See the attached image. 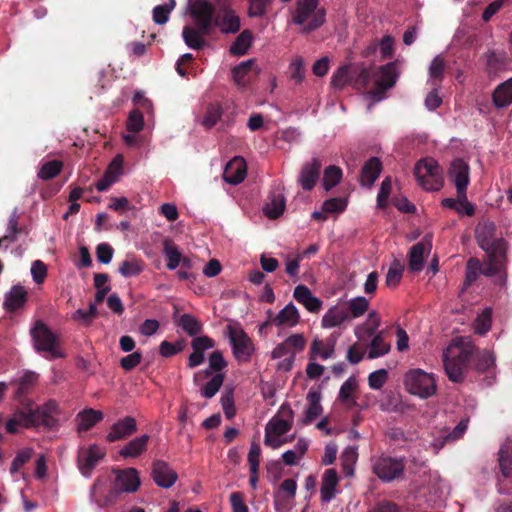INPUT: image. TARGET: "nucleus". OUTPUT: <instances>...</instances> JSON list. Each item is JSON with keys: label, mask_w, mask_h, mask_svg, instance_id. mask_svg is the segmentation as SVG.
Returning a JSON list of instances; mask_svg holds the SVG:
<instances>
[{"label": "nucleus", "mask_w": 512, "mask_h": 512, "mask_svg": "<svg viewBox=\"0 0 512 512\" xmlns=\"http://www.w3.org/2000/svg\"><path fill=\"white\" fill-rule=\"evenodd\" d=\"M475 345L471 341L461 340L443 353V364L450 381L460 383L472 363Z\"/></svg>", "instance_id": "nucleus-1"}, {"label": "nucleus", "mask_w": 512, "mask_h": 512, "mask_svg": "<svg viewBox=\"0 0 512 512\" xmlns=\"http://www.w3.org/2000/svg\"><path fill=\"white\" fill-rule=\"evenodd\" d=\"M319 0H297L292 21L296 25H304L303 31L312 32L320 28L326 21V11L318 8Z\"/></svg>", "instance_id": "nucleus-2"}, {"label": "nucleus", "mask_w": 512, "mask_h": 512, "mask_svg": "<svg viewBox=\"0 0 512 512\" xmlns=\"http://www.w3.org/2000/svg\"><path fill=\"white\" fill-rule=\"evenodd\" d=\"M475 239L478 246L486 253H506L507 241L498 234L496 224L491 220L480 221L475 228Z\"/></svg>", "instance_id": "nucleus-3"}, {"label": "nucleus", "mask_w": 512, "mask_h": 512, "mask_svg": "<svg viewBox=\"0 0 512 512\" xmlns=\"http://www.w3.org/2000/svg\"><path fill=\"white\" fill-rule=\"evenodd\" d=\"M469 171L468 163L461 158H456L450 164L448 176L456 186L458 198L464 201L467 216L471 217L475 214V207L467 199V187L470 182Z\"/></svg>", "instance_id": "nucleus-4"}, {"label": "nucleus", "mask_w": 512, "mask_h": 512, "mask_svg": "<svg viewBox=\"0 0 512 512\" xmlns=\"http://www.w3.org/2000/svg\"><path fill=\"white\" fill-rule=\"evenodd\" d=\"M414 175L427 191H438L443 186L441 168L433 158L419 160L414 168Z\"/></svg>", "instance_id": "nucleus-5"}, {"label": "nucleus", "mask_w": 512, "mask_h": 512, "mask_svg": "<svg viewBox=\"0 0 512 512\" xmlns=\"http://www.w3.org/2000/svg\"><path fill=\"white\" fill-rule=\"evenodd\" d=\"M407 391L420 398H429L435 394L437 386L434 377L421 369L408 371L404 378Z\"/></svg>", "instance_id": "nucleus-6"}, {"label": "nucleus", "mask_w": 512, "mask_h": 512, "mask_svg": "<svg viewBox=\"0 0 512 512\" xmlns=\"http://www.w3.org/2000/svg\"><path fill=\"white\" fill-rule=\"evenodd\" d=\"M406 460L404 457L394 458L381 456L373 462V472L383 482H391L404 475Z\"/></svg>", "instance_id": "nucleus-7"}, {"label": "nucleus", "mask_w": 512, "mask_h": 512, "mask_svg": "<svg viewBox=\"0 0 512 512\" xmlns=\"http://www.w3.org/2000/svg\"><path fill=\"white\" fill-rule=\"evenodd\" d=\"M59 413V406L55 400H49L43 406L35 410H29L27 414H23L22 418L26 421V428L38 425L47 428H53L57 425L56 415Z\"/></svg>", "instance_id": "nucleus-8"}, {"label": "nucleus", "mask_w": 512, "mask_h": 512, "mask_svg": "<svg viewBox=\"0 0 512 512\" xmlns=\"http://www.w3.org/2000/svg\"><path fill=\"white\" fill-rule=\"evenodd\" d=\"M375 72V87L369 91V94L374 100L380 101L385 92L396 83L398 77L396 63L389 62L375 69Z\"/></svg>", "instance_id": "nucleus-9"}, {"label": "nucleus", "mask_w": 512, "mask_h": 512, "mask_svg": "<svg viewBox=\"0 0 512 512\" xmlns=\"http://www.w3.org/2000/svg\"><path fill=\"white\" fill-rule=\"evenodd\" d=\"M31 336L37 351L48 352L51 359L64 357V354L56 348L55 335L43 322H36L31 330Z\"/></svg>", "instance_id": "nucleus-10"}, {"label": "nucleus", "mask_w": 512, "mask_h": 512, "mask_svg": "<svg viewBox=\"0 0 512 512\" xmlns=\"http://www.w3.org/2000/svg\"><path fill=\"white\" fill-rule=\"evenodd\" d=\"M190 15L195 26L204 33H211L216 20L215 8L207 0H195L190 5Z\"/></svg>", "instance_id": "nucleus-11"}, {"label": "nucleus", "mask_w": 512, "mask_h": 512, "mask_svg": "<svg viewBox=\"0 0 512 512\" xmlns=\"http://www.w3.org/2000/svg\"><path fill=\"white\" fill-rule=\"evenodd\" d=\"M227 330L234 357L240 362H248L254 352L252 340L242 328L229 325Z\"/></svg>", "instance_id": "nucleus-12"}, {"label": "nucleus", "mask_w": 512, "mask_h": 512, "mask_svg": "<svg viewBox=\"0 0 512 512\" xmlns=\"http://www.w3.org/2000/svg\"><path fill=\"white\" fill-rule=\"evenodd\" d=\"M162 246L163 255L167 260L166 268L168 270L173 271L180 266V268L191 271V269L193 268V261L189 257L182 255L178 246L174 243L172 239L164 238Z\"/></svg>", "instance_id": "nucleus-13"}, {"label": "nucleus", "mask_w": 512, "mask_h": 512, "mask_svg": "<svg viewBox=\"0 0 512 512\" xmlns=\"http://www.w3.org/2000/svg\"><path fill=\"white\" fill-rule=\"evenodd\" d=\"M488 262L486 266H482V274L487 277L497 276L496 283L499 285L506 284V263L507 252L496 254H487Z\"/></svg>", "instance_id": "nucleus-14"}, {"label": "nucleus", "mask_w": 512, "mask_h": 512, "mask_svg": "<svg viewBox=\"0 0 512 512\" xmlns=\"http://www.w3.org/2000/svg\"><path fill=\"white\" fill-rule=\"evenodd\" d=\"M105 456V451L98 445L92 444L78 454V467L82 475L89 477L98 462Z\"/></svg>", "instance_id": "nucleus-15"}, {"label": "nucleus", "mask_w": 512, "mask_h": 512, "mask_svg": "<svg viewBox=\"0 0 512 512\" xmlns=\"http://www.w3.org/2000/svg\"><path fill=\"white\" fill-rule=\"evenodd\" d=\"M114 489L120 492L133 493L136 492L140 486V478L138 471L135 468L117 469Z\"/></svg>", "instance_id": "nucleus-16"}, {"label": "nucleus", "mask_w": 512, "mask_h": 512, "mask_svg": "<svg viewBox=\"0 0 512 512\" xmlns=\"http://www.w3.org/2000/svg\"><path fill=\"white\" fill-rule=\"evenodd\" d=\"M137 431V422L134 417L126 416L115 422L107 436L106 440L110 443L125 440Z\"/></svg>", "instance_id": "nucleus-17"}, {"label": "nucleus", "mask_w": 512, "mask_h": 512, "mask_svg": "<svg viewBox=\"0 0 512 512\" xmlns=\"http://www.w3.org/2000/svg\"><path fill=\"white\" fill-rule=\"evenodd\" d=\"M321 168L322 161L318 157L312 158L310 162L302 166L298 181L303 190L311 191L315 187L320 177Z\"/></svg>", "instance_id": "nucleus-18"}, {"label": "nucleus", "mask_w": 512, "mask_h": 512, "mask_svg": "<svg viewBox=\"0 0 512 512\" xmlns=\"http://www.w3.org/2000/svg\"><path fill=\"white\" fill-rule=\"evenodd\" d=\"M152 478L162 488L172 487L178 479L177 473L163 460H156L152 466Z\"/></svg>", "instance_id": "nucleus-19"}, {"label": "nucleus", "mask_w": 512, "mask_h": 512, "mask_svg": "<svg viewBox=\"0 0 512 512\" xmlns=\"http://www.w3.org/2000/svg\"><path fill=\"white\" fill-rule=\"evenodd\" d=\"M215 344V341L209 336L203 335L195 337L191 342L193 352L188 358L187 366L192 369L201 365L205 360L204 352L215 347Z\"/></svg>", "instance_id": "nucleus-20"}, {"label": "nucleus", "mask_w": 512, "mask_h": 512, "mask_svg": "<svg viewBox=\"0 0 512 512\" xmlns=\"http://www.w3.org/2000/svg\"><path fill=\"white\" fill-rule=\"evenodd\" d=\"M280 413L287 419H272L266 426V431L280 437L292 428L293 410L288 404H283Z\"/></svg>", "instance_id": "nucleus-21"}, {"label": "nucleus", "mask_w": 512, "mask_h": 512, "mask_svg": "<svg viewBox=\"0 0 512 512\" xmlns=\"http://www.w3.org/2000/svg\"><path fill=\"white\" fill-rule=\"evenodd\" d=\"M293 297L311 313L319 312L322 307V301L315 297L311 290L303 284L295 287Z\"/></svg>", "instance_id": "nucleus-22"}, {"label": "nucleus", "mask_w": 512, "mask_h": 512, "mask_svg": "<svg viewBox=\"0 0 512 512\" xmlns=\"http://www.w3.org/2000/svg\"><path fill=\"white\" fill-rule=\"evenodd\" d=\"M121 168L122 158L118 155L113 159L103 176L95 183V188L100 192L108 190L109 187L117 181L121 173Z\"/></svg>", "instance_id": "nucleus-23"}, {"label": "nucleus", "mask_w": 512, "mask_h": 512, "mask_svg": "<svg viewBox=\"0 0 512 512\" xmlns=\"http://www.w3.org/2000/svg\"><path fill=\"white\" fill-rule=\"evenodd\" d=\"M338 482L339 477L335 469L329 468L325 470L320 489L321 501L323 503H328L335 497Z\"/></svg>", "instance_id": "nucleus-24"}, {"label": "nucleus", "mask_w": 512, "mask_h": 512, "mask_svg": "<svg viewBox=\"0 0 512 512\" xmlns=\"http://www.w3.org/2000/svg\"><path fill=\"white\" fill-rule=\"evenodd\" d=\"M214 27H218L224 34L237 33L240 30V18L229 7L223 9V17L217 16Z\"/></svg>", "instance_id": "nucleus-25"}, {"label": "nucleus", "mask_w": 512, "mask_h": 512, "mask_svg": "<svg viewBox=\"0 0 512 512\" xmlns=\"http://www.w3.org/2000/svg\"><path fill=\"white\" fill-rule=\"evenodd\" d=\"M246 176V164L243 159L235 158L230 161L224 170V180L232 185L241 183Z\"/></svg>", "instance_id": "nucleus-26"}, {"label": "nucleus", "mask_w": 512, "mask_h": 512, "mask_svg": "<svg viewBox=\"0 0 512 512\" xmlns=\"http://www.w3.org/2000/svg\"><path fill=\"white\" fill-rule=\"evenodd\" d=\"M255 70V75L259 73V69L255 66V60L249 59L241 62L232 69V77L239 87H246L250 82V74Z\"/></svg>", "instance_id": "nucleus-27"}, {"label": "nucleus", "mask_w": 512, "mask_h": 512, "mask_svg": "<svg viewBox=\"0 0 512 512\" xmlns=\"http://www.w3.org/2000/svg\"><path fill=\"white\" fill-rule=\"evenodd\" d=\"M273 325L277 327H294L300 322V314L296 306L290 302L272 319Z\"/></svg>", "instance_id": "nucleus-28"}, {"label": "nucleus", "mask_w": 512, "mask_h": 512, "mask_svg": "<svg viewBox=\"0 0 512 512\" xmlns=\"http://www.w3.org/2000/svg\"><path fill=\"white\" fill-rule=\"evenodd\" d=\"M27 291L21 285H14L6 294L3 306L6 311H16L24 306L27 301Z\"/></svg>", "instance_id": "nucleus-29"}, {"label": "nucleus", "mask_w": 512, "mask_h": 512, "mask_svg": "<svg viewBox=\"0 0 512 512\" xmlns=\"http://www.w3.org/2000/svg\"><path fill=\"white\" fill-rule=\"evenodd\" d=\"M104 414L93 408H86L76 415L77 430L78 432L88 431L97 423L102 421Z\"/></svg>", "instance_id": "nucleus-30"}, {"label": "nucleus", "mask_w": 512, "mask_h": 512, "mask_svg": "<svg viewBox=\"0 0 512 512\" xmlns=\"http://www.w3.org/2000/svg\"><path fill=\"white\" fill-rule=\"evenodd\" d=\"M348 319H350L349 310L346 308V306L336 305L325 313L321 324L324 328H332L340 326Z\"/></svg>", "instance_id": "nucleus-31"}, {"label": "nucleus", "mask_w": 512, "mask_h": 512, "mask_svg": "<svg viewBox=\"0 0 512 512\" xmlns=\"http://www.w3.org/2000/svg\"><path fill=\"white\" fill-rule=\"evenodd\" d=\"M382 171V163L379 158L372 157L362 167L361 183L362 185L371 187Z\"/></svg>", "instance_id": "nucleus-32"}, {"label": "nucleus", "mask_w": 512, "mask_h": 512, "mask_svg": "<svg viewBox=\"0 0 512 512\" xmlns=\"http://www.w3.org/2000/svg\"><path fill=\"white\" fill-rule=\"evenodd\" d=\"M150 436L141 435L130 440L120 451L119 454L123 458H136L146 451Z\"/></svg>", "instance_id": "nucleus-33"}, {"label": "nucleus", "mask_w": 512, "mask_h": 512, "mask_svg": "<svg viewBox=\"0 0 512 512\" xmlns=\"http://www.w3.org/2000/svg\"><path fill=\"white\" fill-rule=\"evenodd\" d=\"M210 34L211 33L202 32L198 27L193 28L189 25L184 26L182 30V37L185 44L195 50H200L205 46L206 41L204 37Z\"/></svg>", "instance_id": "nucleus-34"}, {"label": "nucleus", "mask_w": 512, "mask_h": 512, "mask_svg": "<svg viewBox=\"0 0 512 512\" xmlns=\"http://www.w3.org/2000/svg\"><path fill=\"white\" fill-rule=\"evenodd\" d=\"M321 397L322 395L319 390L311 389L307 393V400L309 402V406L306 410L305 418L302 421L304 425L311 423L322 414L323 408L320 403Z\"/></svg>", "instance_id": "nucleus-35"}, {"label": "nucleus", "mask_w": 512, "mask_h": 512, "mask_svg": "<svg viewBox=\"0 0 512 512\" xmlns=\"http://www.w3.org/2000/svg\"><path fill=\"white\" fill-rule=\"evenodd\" d=\"M492 100L497 108H505L512 103V77L495 88Z\"/></svg>", "instance_id": "nucleus-36"}, {"label": "nucleus", "mask_w": 512, "mask_h": 512, "mask_svg": "<svg viewBox=\"0 0 512 512\" xmlns=\"http://www.w3.org/2000/svg\"><path fill=\"white\" fill-rule=\"evenodd\" d=\"M391 349L390 343L386 340L385 331L378 332L371 340L368 359H376L386 355Z\"/></svg>", "instance_id": "nucleus-37"}, {"label": "nucleus", "mask_w": 512, "mask_h": 512, "mask_svg": "<svg viewBox=\"0 0 512 512\" xmlns=\"http://www.w3.org/2000/svg\"><path fill=\"white\" fill-rule=\"evenodd\" d=\"M37 380L38 375L35 372L26 371L19 380L13 381L12 383L17 384L15 398L19 401H22L23 398L33 390Z\"/></svg>", "instance_id": "nucleus-38"}, {"label": "nucleus", "mask_w": 512, "mask_h": 512, "mask_svg": "<svg viewBox=\"0 0 512 512\" xmlns=\"http://www.w3.org/2000/svg\"><path fill=\"white\" fill-rule=\"evenodd\" d=\"M498 464L505 478L512 477V442H504L498 452Z\"/></svg>", "instance_id": "nucleus-39"}, {"label": "nucleus", "mask_w": 512, "mask_h": 512, "mask_svg": "<svg viewBox=\"0 0 512 512\" xmlns=\"http://www.w3.org/2000/svg\"><path fill=\"white\" fill-rule=\"evenodd\" d=\"M286 201L282 194L273 193L265 204L263 211L269 219H277L285 210Z\"/></svg>", "instance_id": "nucleus-40"}, {"label": "nucleus", "mask_w": 512, "mask_h": 512, "mask_svg": "<svg viewBox=\"0 0 512 512\" xmlns=\"http://www.w3.org/2000/svg\"><path fill=\"white\" fill-rule=\"evenodd\" d=\"M427 247L423 242L414 244L409 251V268L414 272H420L424 266V255Z\"/></svg>", "instance_id": "nucleus-41"}, {"label": "nucleus", "mask_w": 512, "mask_h": 512, "mask_svg": "<svg viewBox=\"0 0 512 512\" xmlns=\"http://www.w3.org/2000/svg\"><path fill=\"white\" fill-rule=\"evenodd\" d=\"M252 41L253 33L248 29L242 31L230 46V53L237 56L245 55L252 45Z\"/></svg>", "instance_id": "nucleus-42"}, {"label": "nucleus", "mask_w": 512, "mask_h": 512, "mask_svg": "<svg viewBox=\"0 0 512 512\" xmlns=\"http://www.w3.org/2000/svg\"><path fill=\"white\" fill-rule=\"evenodd\" d=\"M375 75L374 67H362L356 74L352 75L353 88L358 91L366 90Z\"/></svg>", "instance_id": "nucleus-43"}, {"label": "nucleus", "mask_w": 512, "mask_h": 512, "mask_svg": "<svg viewBox=\"0 0 512 512\" xmlns=\"http://www.w3.org/2000/svg\"><path fill=\"white\" fill-rule=\"evenodd\" d=\"M358 384L355 377H349L340 387L338 399L345 403L348 407L356 405V400L353 396L357 390Z\"/></svg>", "instance_id": "nucleus-44"}, {"label": "nucleus", "mask_w": 512, "mask_h": 512, "mask_svg": "<svg viewBox=\"0 0 512 512\" xmlns=\"http://www.w3.org/2000/svg\"><path fill=\"white\" fill-rule=\"evenodd\" d=\"M482 274V263L478 258L471 257L465 268V280L463 283L464 288L471 286L478 277Z\"/></svg>", "instance_id": "nucleus-45"}, {"label": "nucleus", "mask_w": 512, "mask_h": 512, "mask_svg": "<svg viewBox=\"0 0 512 512\" xmlns=\"http://www.w3.org/2000/svg\"><path fill=\"white\" fill-rule=\"evenodd\" d=\"M472 361H475V368L480 372H486L495 365V357L491 352L479 351L476 347Z\"/></svg>", "instance_id": "nucleus-46"}, {"label": "nucleus", "mask_w": 512, "mask_h": 512, "mask_svg": "<svg viewBox=\"0 0 512 512\" xmlns=\"http://www.w3.org/2000/svg\"><path fill=\"white\" fill-rule=\"evenodd\" d=\"M178 325L191 337H195L202 331V324L191 314H183L180 316Z\"/></svg>", "instance_id": "nucleus-47"}, {"label": "nucleus", "mask_w": 512, "mask_h": 512, "mask_svg": "<svg viewBox=\"0 0 512 512\" xmlns=\"http://www.w3.org/2000/svg\"><path fill=\"white\" fill-rule=\"evenodd\" d=\"M274 0H248L247 15L250 18L265 17Z\"/></svg>", "instance_id": "nucleus-48"}, {"label": "nucleus", "mask_w": 512, "mask_h": 512, "mask_svg": "<svg viewBox=\"0 0 512 512\" xmlns=\"http://www.w3.org/2000/svg\"><path fill=\"white\" fill-rule=\"evenodd\" d=\"M176 6L175 0H169L168 2L157 5L153 8L152 19L158 25H163L169 20V14L173 11Z\"/></svg>", "instance_id": "nucleus-49"}, {"label": "nucleus", "mask_w": 512, "mask_h": 512, "mask_svg": "<svg viewBox=\"0 0 512 512\" xmlns=\"http://www.w3.org/2000/svg\"><path fill=\"white\" fill-rule=\"evenodd\" d=\"M507 64L506 56L496 51H488L486 54V69L489 74L497 73Z\"/></svg>", "instance_id": "nucleus-50"}, {"label": "nucleus", "mask_w": 512, "mask_h": 512, "mask_svg": "<svg viewBox=\"0 0 512 512\" xmlns=\"http://www.w3.org/2000/svg\"><path fill=\"white\" fill-rule=\"evenodd\" d=\"M224 378L225 376L223 373L214 374L213 377L202 387L201 395L207 399L214 397L223 385Z\"/></svg>", "instance_id": "nucleus-51"}, {"label": "nucleus", "mask_w": 512, "mask_h": 512, "mask_svg": "<svg viewBox=\"0 0 512 512\" xmlns=\"http://www.w3.org/2000/svg\"><path fill=\"white\" fill-rule=\"evenodd\" d=\"M342 179V170L335 165H330L324 170L323 186L326 191L335 187Z\"/></svg>", "instance_id": "nucleus-52"}, {"label": "nucleus", "mask_w": 512, "mask_h": 512, "mask_svg": "<svg viewBox=\"0 0 512 512\" xmlns=\"http://www.w3.org/2000/svg\"><path fill=\"white\" fill-rule=\"evenodd\" d=\"M63 163L59 160L45 162L38 171V177L42 180H50L60 174Z\"/></svg>", "instance_id": "nucleus-53"}, {"label": "nucleus", "mask_w": 512, "mask_h": 512, "mask_svg": "<svg viewBox=\"0 0 512 512\" xmlns=\"http://www.w3.org/2000/svg\"><path fill=\"white\" fill-rule=\"evenodd\" d=\"M221 405L227 419H232L236 415V407L234 403V388L226 387L221 396Z\"/></svg>", "instance_id": "nucleus-54"}, {"label": "nucleus", "mask_w": 512, "mask_h": 512, "mask_svg": "<svg viewBox=\"0 0 512 512\" xmlns=\"http://www.w3.org/2000/svg\"><path fill=\"white\" fill-rule=\"evenodd\" d=\"M369 307V301L362 296L351 299L347 303V309L349 310V317L358 318L362 316Z\"/></svg>", "instance_id": "nucleus-55"}, {"label": "nucleus", "mask_w": 512, "mask_h": 512, "mask_svg": "<svg viewBox=\"0 0 512 512\" xmlns=\"http://www.w3.org/2000/svg\"><path fill=\"white\" fill-rule=\"evenodd\" d=\"M348 84L352 85V75H350L349 66H342L333 74L331 85L342 90Z\"/></svg>", "instance_id": "nucleus-56"}, {"label": "nucleus", "mask_w": 512, "mask_h": 512, "mask_svg": "<svg viewBox=\"0 0 512 512\" xmlns=\"http://www.w3.org/2000/svg\"><path fill=\"white\" fill-rule=\"evenodd\" d=\"M143 271L142 261L132 259V260H124L120 267L119 273L124 277H133L139 275Z\"/></svg>", "instance_id": "nucleus-57"}, {"label": "nucleus", "mask_w": 512, "mask_h": 512, "mask_svg": "<svg viewBox=\"0 0 512 512\" xmlns=\"http://www.w3.org/2000/svg\"><path fill=\"white\" fill-rule=\"evenodd\" d=\"M222 116V108L218 104H211L207 108L203 119V125L210 129L214 127Z\"/></svg>", "instance_id": "nucleus-58"}, {"label": "nucleus", "mask_w": 512, "mask_h": 512, "mask_svg": "<svg viewBox=\"0 0 512 512\" xmlns=\"http://www.w3.org/2000/svg\"><path fill=\"white\" fill-rule=\"evenodd\" d=\"M143 126L144 118L142 112L139 109L132 110L126 123L127 130L132 133H138L143 129Z\"/></svg>", "instance_id": "nucleus-59"}, {"label": "nucleus", "mask_w": 512, "mask_h": 512, "mask_svg": "<svg viewBox=\"0 0 512 512\" xmlns=\"http://www.w3.org/2000/svg\"><path fill=\"white\" fill-rule=\"evenodd\" d=\"M388 377L389 374L386 369L376 370L369 374L368 385L373 390H380L387 382Z\"/></svg>", "instance_id": "nucleus-60"}, {"label": "nucleus", "mask_w": 512, "mask_h": 512, "mask_svg": "<svg viewBox=\"0 0 512 512\" xmlns=\"http://www.w3.org/2000/svg\"><path fill=\"white\" fill-rule=\"evenodd\" d=\"M403 274V267L397 261L390 266L386 275V284L390 287H395L399 284Z\"/></svg>", "instance_id": "nucleus-61"}, {"label": "nucleus", "mask_w": 512, "mask_h": 512, "mask_svg": "<svg viewBox=\"0 0 512 512\" xmlns=\"http://www.w3.org/2000/svg\"><path fill=\"white\" fill-rule=\"evenodd\" d=\"M325 353H327L326 345L323 344V340L319 338H315L310 346L309 351V360L315 361L316 359L320 358L322 360H327L330 357L324 356Z\"/></svg>", "instance_id": "nucleus-62"}, {"label": "nucleus", "mask_w": 512, "mask_h": 512, "mask_svg": "<svg viewBox=\"0 0 512 512\" xmlns=\"http://www.w3.org/2000/svg\"><path fill=\"white\" fill-rule=\"evenodd\" d=\"M445 61L441 56H436L429 67V75L432 79L441 81L444 76Z\"/></svg>", "instance_id": "nucleus-63"}, {"label": "nucleus", "mask_w": 512, "mask_h": 512, "mask_svg": "<svg viewBox=\"0 0 512 512\" xmlns=\"http://www.w3.org/2000/svg\"><path fill=\"white\" fill-rule=\"evenodd\" d=\"M347 202L342 198H330L324 201L322 210L326 213H339L345 210Z\"/></svg>", "instance_id": "nucleus-64"}]
</instances>
